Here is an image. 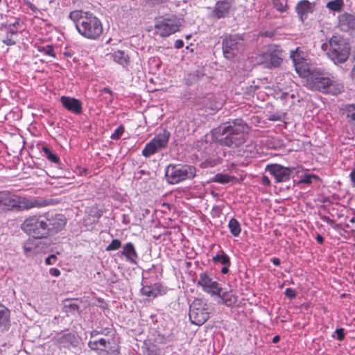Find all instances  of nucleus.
Returning <instances> with one entry per match:
<instances>
[{
  "instance_id": "nucleus-60",
  "label": "nucleus",
  "mask_w": 355,
  "mask_h": 355,
  "mask_svg": "<svg viewBox=\"0 0 355 355\" xmlns=\"http://www.w3.org/2000/svg\"><path fill=\"white\" fill-rule=\"evenodd\" d=\"M269 119H270V120L275 121V120H277V119L272 117V118H269Z\"/></svg>"
},
{
  "instance_id": "nucleus-37",
  "label": "nucleus",
  "mask_w": 355,
  "mask_h": 355,
  "mask_svg": "<svg viewBox=\"0 0 355 355\" xmlns=\"http://www.w3.org/2000/svg\"><path fill=\"white\" fill-rule=\"evenodd\" d=\"M121 246V242L120 240L116 239H113L111 243L106 247V251H114L119 249Z\"/></svg>"
},
{
  "instance_id": "nucleus-29",
  "label": "nucleus",
  "mask_w": 355,
  "mask_h": 355,
  "mask_svg": "<svg viewBox=\"0 0 355 355\" xmlns=\"http://www.w3.org/2000/svg\"><path fill=\"white\" fill-rule=\"evenodd\" d=\"M343 0H332L327 3L326 7L331 11L340 12L344 7Z\"/></svg>"
},
{
  "instance_id": "nucleus-3",
  "label": "nucleus",
  "mask_w": 355,
  "mask_h": 355,
  "mask_svg": "<svg viewBox=\"0 0 355 355\" xmlns=\"http://www.w3.org/2000/svg\"><path fill=\"white\" fill-rule=\"evenodd\" d=\"M69 18L75 24L78 32L87 39L96 40L103 33L101 21L92 12L76 10L69 13Z\"/></svg>"
},
{
  "instance_id": "nucleus-23",
  "label": "nucleus",
  "mask_w": 355,
  "mask_h": 355,
  "mask_svg": "<svg viewBox=\"0 0 355 355\" xmlns=\"http://www.w3.org/2000/svg\"><path fill=\"white\" fill-rule=\"evenodd\" d=\"M17 209H29L33 207H42L43 204L37 199H27L25 198L18 197Z\"/></svg>"
},
{
  "instance_id": "nucleus-28",
  "label": "nucleus",
  "mask_w": 355,
  "mask_h": 355,
  "mask_svg": "<svg viewBox=\"0 0 355 355\" xmlns=\"http://www.w3.org/2000/svg\"><path fill=\"white\" fill-rule=\"evenodd\" d=\"M37 239H28L23 245V248L26 255L31 256L32 254L36 252L38 245L36 243Z\"/></svg>"
},
{
  "instance_id": "nucleus-18",
  "label": "nucleus",
  "mask_w": 355,
  "mask_h": 355,
  "mask_svg": "<svg viewBox=\"0 0 355 355\" xmlns=\"http://www.w3.org/2000/svg\"><path fill=\"white\" fill-rule=\"evenodd\" d=\"M166 288L159 283L153 285H144L141 288V293L146 297L155 298L158 295L165 294Z\"/></svg>"
},
{
  "instance_id": "nucleus-62",
  "label": "nucleus",
  "mask_w": 355,
  "mask_h": 355,
  "mask_svg": "<svg viewBox=\"0 0 355 355\" xmlns=\"http://www.w3.org/2000/svg\"><path fill=\"white\" fill-rule=\"evenodd\" d=\"M191 37V35H187L186 39L189 40Z\"/></svg>"
},
{
  "instance_id": "nucleus-7",
  "label": "nucleus",
  "mask_w": 355,
  "mask_h": 355,
  "mask_svg": "<svg viewBox=\"0 0 355 355\" xmlns=\"http://www.w3.org/2000/svg\"><path fill=\"white\" fill-rule=\"evenodd\" d=\"M207 303L202 299H195L189 307V316L191 322L196 325L203 324L209 318Z\"/></svg>"
},
{
  "instance_id": "nucleus-20",
  "label": "nucleus",
  "mask_w": 355,
  "mask_h": 355,
  "mask_svg": "<svg viewBox=\"0 0 355 355\" xmlns=\"http://www.w3.org/2000/svg\"><path fill=\"white\" fill-rule=\"evenodd\" d=\"M338 27L343 31H355V17L347 12L340 15Z\"/></svg>"
},
{
  "instance_id": "nucleus-45",
  "label": "nucleus",
  "mask_w": 355,
  "mask_h": 355,
  "mask_svg": "<svg viewBox=\"0 0 355 355\" xmlns=\"http://www.w3.org/2000/svg\"><path fill=\"white\" fill-rule=\"evenodd\" d=\"M335 334L337 336V339L338 340H342L345 337L344 330L343 329H337L335 331Z\"/></svg>"
},
{
  "instance_id": "nucleus-36",
  "label": "nucleus",
  "mask_w": 355,
  "mask_h": 355,
  "mask_svg": "<svg viewBox=\"0 0 355 355\" xmlns=\"http://www.w3.org/2000/svg\"><path fill=\"white\" fill-rule=\"evenodd\" d=\"M17 34V31H10L6 35V38L3 40V42L8 45L12 46L16 44V41L13 38V35Z\"/></svg>"
},
{
  "instance_id": "nucleus-31",
  "label": "nucleus",
  "mask_w": 355,
  "mask_h": 355,
  "mask_svg": "<svg viewBox=\"0 0 355 355\" xmlns=\"http://www.w3.org/2000/svg\"><path fill=\"white\" fill-rule=\"evenodd\" d=\"M213 261L215 263L219 262L223 266L230 265V257L223 250L219 251L218 254L213 257Z\"/></svg>"
},
{
  "instance_id": "nucleus-48",
  "label": "nucleus",
  "mask_w": 355,
  "mask_h": 355,
  "mask_svg": "<svg viewBox=\"0 0 355 355\" xmlns=\"http://www.w3.org/2000/svg\"><path fill=\"white\" fill-rule=\"evenodd\" d=\"M350 178L353 185L355 187V168L350 173Z\"/></svg>"
},
{
  "instance_id": "nucleus-14",
  "label": "nucleus",
  "mask_w": 355,
  "mask_h": 355,
  "mask_svg": "<svg viewBox=\"0 0 355 355\" xmlns=\"http://www.w3.org/2000/svg\"><path fill=\"white\" fill-rule=\"evenodd\" d=\"M55 342L60 347H76L80 343L79 338L73 333H60L55 337Z\"/></svg>"
},
{
  "instance_id": "nucleus-61",
  "label": "nucleus",
  "mask_w": 355,
  "mask_h": 355,
  "mask_svg": "<svg viewBox=\"0 0 355 355\" xmlns=\"http://www.w3.org/2000/svg\"><path fill=\"white\" fill-rule=\"evenodd\" d=\"M17 24H18V21H16L15 23L12 24V26H15Z\"/></svg>"
},
{
  "instance_id": "nucleus-19",
  "label": "nucleus",
  "mask_w": 355,
  "mask_h": 355,
  "mask_svg": "<svg viewBox=\"0 0 355 355\" xmlns=\"http://www.w3.org/2000/svg\"><path fill=\"white\" fill-rule=\"evenodd\" d=\"M114 62L121 65L124 69H128L130 64V58L128 53L123 50H115L107 54Z\"/></svg>"
},
{
  "instance_id": "nucleus-1",
  "label": "nucleus",
  "mask_w": 355,
  "mask_h": 355,
  "mask_svg": "<svg viewBox=\"0 0 355 355\" xmlns=\"http://www.w3.org/2000/svg\"><path fill=\"white\" fill-rule=\"evenodd\" d=\"M66 223L67 219L64 215L46 212L26 218L21 228L35 239H42L61 231Z\"/></svg>"
},
{
  "instance_id": "nucleus-50",
  "label": "nucleus",
  "mask_w": 355,
  "mask_h": 355,
  "mask_svg": "<svg viewBox=\"0 0 355 355\" xmlns=\"http://www.w3.org/2000/svg\"><path fill=\"white\" fill-rule=\"evenodd\" d=\"M102 92H104V93H107V94H109L110 96L112 95V92L110 89H109L108 87H104L103 89H102Z\"/></svg>"
},
{
  "instance_id": "nucleus-15",
  "label": "nucleus",
  "mask_w": 355,
  "mask_h": 355,
  "mask_svg": "<svg viewBox=\"0 0 355 355\" xmlns=\"http://www.w3.org/2000/svg\"><path fill=\"white\" fill-rule=\"evenodd\" d=\"M268 171L277 182H284L289 179L292 171L279 164H268Z\"/></svg>"
},
{
  "instance_id": "nucleus-39",
  "label": "nucleus",
  "mask_w": 355,
  "mask_h": 355,
  "mask_svg": "<svg viewBox=\"0 0 355 355\" xmlns=\"http://www.w3.org/2000/svg\"><path fill=\"white\" fill-rule=\"evenodd\" d=\"M273 6L279 12H283L286 10V4L284 1L272 0Z\"/></svg>"
},
{
  "instance_id": "nucleus-8",
  "label": "nucleus",
  "mask_w": 355,
  "mask_h": 355,
  "mask_svg": "<svg viewBox=\"0 0 355 355\" xmlns=\"http://www.w3.org/2000/svg\"><path fill=\"white\" fill-rule=\"evenodd\" d=\"M182 22L180 18L175 15L162 17L155 25L156 33L162 37H168L180 31Z\"/></svg>"
},
{
  "instance_id": "nucleus-2",
  "label": "nucleus",
  "mask_w": 355,
  "mask_h": 355,
  "mask_svg": "<svg viewBox=\"0 0 355 355\" xmlns=\"http://www.w3.org/2000/svg\"><path fill=\"white\" fill-rule=\"evenodd\" d=\"M248 126L241 119H236L213 130L215 139L221 146L234 148L246 139Z\"/></svg>"
},
{
  "instance_id": "nucleus-12",
  "label": "nucleus",
  "mask_w": 355,
  "mask_h": 355,
  "mask_svg": "<svg viewBox=\"0 0 355 355\" xmlns=\"http://www.w3.org/2000/svg\"><path fill=\"white\" fill-rule=\"evenodd\" d=\"M198 285L202 288V290L211 295H220L221 288L217 282L213 281L207 273L202 272L199 275Z\"/></svg>"
},
{
  "instance_id": "nucleus-56",
  "label": "nucleus",
  "mask_w": 355,
  "mask_h": 355,
  "mask_svg": "<svg viewBox=\"0 0 355 355\" xmlns=\"http://www.w3.org/2000/svg\"><path fill=\"white\" fill-rule=\"evenodd\" d=\"M150 1L155 3L160 4V3H162L164 0H150Z\"/></svg>"
},
{
  "instance_id": "nucleus-42",
  "label": "nucleus",
  "mask_w": 355,
  "mask_h": 355,
  "mask_svg": "<svg viewBox=\"0 0 355 355\" xmlns=\"http://www.w3.org/2000/svg\"><path fill=\"white\" fill-rule=\"evenodd\" d=\"M68 304H65V307L70 309L71 312L79 311V306L71 301H68Z\"/></svg>"
},
{
  "instance_id": "nucleus-49",
  "label": "nucleus",
  "mask_w": 355,
  "mask_h": 355,
  "mask_svg": "<svg viewBox=\"0 0 355 355\" xmlns=\"http://www.w3.org/2000/svg\"><path fill=\"white\" fill-rule=\"evenodd\" d=\"M230 265L223 266V267L221 268V272L223 274H227L229 272V266Z\"/></svg>"
},
{
  "instance_id": "nucleus-34",
  "label": "nucleus",
  "mask_w": 355,
  "mask_h": 355,
  "mask_svg": "<svg viewBox=\"0 0 355 355\" xmlns=\"http://www.w3.org/2000/svg\"><path fill=\"white\" fill-rule=\"evenodd\" d=\"M111 333H112V329L106 327V328H97L91 331L90 336L91 338H94L98 335H105L108 336Z\"/></svg>"
},
{
  "instance_id": "nucleus-57",
  "label": "nucleus",
  "mask_w": 355,
  "mask_h": 355,
  "mask_svg": "<svg viewBox=\"0 0 355 355\" xmlns=\"http://www.w3.org/2000/svg\"><path fill=\"white\" fill-rule=\"evenodd\" d=\"M262 182L263 184H266V176H265V175L263 176Z\"/></svg>"
},
{
  "instance_id": "nucleus-58",
  "label": "nucleus",
  "mask_w": 355,
  "mask_h": 355,
  "mask_svg": "<svg viewBox=\"0 0 355 355\" xmlns=\"http://www.w3.org/2000/svg\"><path fill=\"white\" fill-rule=\"evenodd\" d=\"M64 55L67 56V57H71V54L69 53V52H65L64 53Z\"/></svg>"
},
{
  "instance_id": "nucleus-21",
  "label": "nucleus",
  "mask_w": 355,
  "mask_h": 355,
  "mask_svg": "<svg viewBox=\"0 0 355 355\" xmlns=\"http://www.w3.org/2000/svg\"><path fill=\"white\" fill-rule=\"evenodd\" d=\"M122 256L125 258V260L132 263L137 264L139 258L138 254L135 249L134 244L131 242L125 243L123 246L122 251L121 252Z\"/></svg>"
},
{
  "instance_id": "nucleus-54",
  "label": "nucleus",
  "mask_w": 355,
  "mask_h": 355,
  "mask_svg": "<svg viewBox=\"0 0 355 355\" xmlns=\"http://www.w3.org/2000/svg\"><path fill=\"white\" fill-rule=\"evenodd\" d=\"M284 94H285L284 92H281L279 94L277 93V94H274V97L276 98H282Z\"/></svg>"
},
{
  "instance_id": "nucleus-32",
  "label": "nucleus",
  "mask_w": 355,
  "mask_h": 355,
  "mask_svg": "<svg viewBox=\"0 0 355 355\" xmlns=\"http://www.w3.org/2000/svg\"><path fill=\"white\" fill-rule=\"evenodd\" d=\"M44 156L50 162L58 164L60 162V158L54 154L52 150L47 146L42 148Z\"/></svg>"
},
{
  "instance_id": "nucleus-33",
  "label": "nucleus",
  "mask_w": 355,
  "mask_h": 355,
  "mask_svg": "<svg viewBox=\"0 0 355 355\" xmlns=\"http://www.w3.org/2000/svg\"><path fill=\"white\" fill-rule=\"evenodd\" d=\"M233 179H234V178L229 175L218 173L213 178V181L215 182L225 184L230 182Z\"/></svg>"
},
{
  "instance_id": "nucleus-52",
  "label": "nucleus",
  "mask_w": 355,
  "mask_h": 355,
  "mask_svg": "<svg viewBox=\"0 0 355 355\" xmlns=\"http://www.w3.org/2000/svg\"><path fill=\"white\" fill-rule=\"evenodd\" d=\"M271 261H272V263L275 266H278L280 263V260L279 259H277V258H273V259H271Z\"/></svg>"
},
{
  "instance_id": "nucleus-13",
  "label": "nucleus",
  "mask_w": 355,
  "mask_h": 355,
  "mask_svg": "<svg viewBox=\"0 0 355 355\" xmlns=\"http://www.w3.org/2000/svg\"><path fill=\"white\" fill-rule=\"evenodd\" d=\"M302 52L297 48L295 51H291V58L293 60L295 71L300 76H306L307 72L310 70L306 61L305 60Z\"/></svg>"
},
{
  "instance_id": "nucleus-63",
  "label": "nucleus",
  "mask_w": 355,
  "mask_h": 355,
  "mask_svg": "<svg viewBox=\"0 0 355 355\" xmlns=\"http://www.w3.org/2000/svg\"><path fill=\"white\" fill-rule=\"evenodd\" d=\"M187 49H190V47L189 46H187Z\"/></svg>"
},
{
  "instance_id": "nucleus-9",
  "label": "nucleus",
  "mask_w": 355,
  "mask_h": 355,
  "mask_svg": "<svg viewBox=\"0 0 355 355\" xmlns=\"http://www.w3.org/2000/svg\"><path fill=\"white\" fill-rule=\"evenodd\" d=\"M170 132L164 130L162 133L157 135L148 143L142 150V155L149 157L166 147L168 142Z\"/></svg>"
},
{
  "instance_id": "nucleus-4",
  "label": "nucleus",
  "mask_w": 355,
  "mask_h": 355,
  "mask_svg": "<svg viewBox=\"0 0 355 355\" xmlns=\"http://www.w3.org/2000/svg\"><path fill=\"white\" fill-rule=\"evenodd\" d=\"M305 77L309 89L322 92H334L331 87L336 83V80L329 73L320 69L309 70ZM337 85L336 92H340L343 87Z\"/></svg>"
},
{
  "instance_id": "nucleus-5",
  "label": "nucleus",
  "mask_w": 355,
  "mask_h": 355,
  "mask_svg": "<svg viewBox=\"0 0 355 355\" xmlns=\"http://www.w3.org/2000/svg\"><path fill=\"white\" fill-rule=\"evenodd\" d=\"M321 48L336 64L346 62L350 53L349 44L339 35H333L328 42L322 44Z\"/></svg>"
},
{
  "instance_id": "nucleus-27",
  "label": "nucleus",
  "mask_w": 355,
  "mask_h": 355,
  "mask_svg": "<svg viewBox=\"0 0 355 355\" xmlns=\"http://www.w3.org/2000/svg\"><path fill=\"white\" fill-rule=\"evenodd\" d=\"M218 296L227 306H232L237 302V296L232 291L222 294L220 293V295Z\"/></svg>"
},
{
  "instance_id": "nucleus-25",
  "label": "nucleus",
  "mask_w": 355,
  "mask_h": 355,
  "mask_svg": "<svg viewBox=\"0 0 355 355\" xmlns=\"http://www.w3.org/2000/svg\"><path fill=\"white\" fill-rule=\"evenodd\" d=\"M10 327V310L0 303V331L8 330Z\"/></svg>"
},
{
  "instance_id": "nucleus-16",
  "label": "nucleus",
  "mask_w": 355,
  "mask_h": 355,
  "mask_svg": "<svg viewBox=\"0 0 355 355\" xmlns=\"http://www.w3.org/2000/svg\"><path fill=\"white\" fill-rule=\"evenodd\" d=\"M62 106L69 112L75 114H80L83 112L82 103L77 98L62 96L60 98Z\"/></svg>"
},
{
  "instance_id": "nucleus-26",
  "label": "nucleus",
  "mask_w": 355,
  "mask_h": 355,
  "mask_svg": "<svg viewBox=\"0 0 355 355\" xmlns=\"http://www.w3.org/2000/svg\"><path fill=\"white\" fill-rule=\"evenodd\" d=\"M88 343V346L92 350L105 351L110 342L105 338H92Z\"/></svg>"
},
{
  "instance_id": "nucleus-53",
  "label": "nucleus",
  "mask_w": 355,
  "mask_h": 355,
  "mask_svg": "<svg viewBox=\"0 0 355 355\" xmlns=\"http://www.w3.org/2000/svg\"><path fill=\"white\" fill-rule=\"evenodd\" d=\"M350 76L352 79H355V64L354 65L353 68L351 70Z\"/></svg>"
},
{
  "instance_id": "nucleus-10",
  "label": "nucleus",
  "mask_w": 355,
  "mask_h": 355,
  "mask_svg": "<svg viewBox=\"0 0 355 355\" xmlns=\"http://www.w3.org/2000/svg\"><path fill=\"white\" fill-rule=\"evenodd\" d=\"M242 39L239 35H230L223 40L222 48L224 56L232 60L238 51L243 48Z\"/></svg>"
},
{
  "instance_id": "nucleus-51",
  "label": "nucleus",
  "mask_w": 355,
  "mask_h": 355,
  "mask_svg": "<svg viewBox=\"0 0 355 355\" xmlns=\"http://www.w3.org/2000/svg\"><path fill=\"white\" fill-rule=\"evenodd\" d=\"M316 240L319 243H322L324 242V239L323 237L320 235V234H318L317 236H316Z\"/></svg>"
},
{
  "instance_id": "nucleus-44",
  "label": "nucleus",
  "mask_w": 355,
  "mask_h": 355,
  "mask_svg": "<svg viewBox=\"0 0 355 355\" xmlns=\"http://www.w3.org/2000/svg\"><path fill=\"white\" fill-rule=\"evenodd\" d=\"M285 295L288 298L292 299L295 297L296 293L293 289H292L291 288H288L285 290Z\"/></svg>"
},
{
  "instance_id": "nucleus-17",
  "label": "nucleus",
  "mask_w": 355,
  "mask_h": 355,
  "mask_svg": "<svg viewBox=\"0 0 355 355\" xmlns=\"http://www.w3.org/2000/svg\"><path fill=\"white\" fill-rule=\"evenodd\" d=\"M232 3L227 0L218 1L212 11L211 15L216 19L225 18L229 16Z\"/></svg>"
},
{
  "instance_id": "nucleus-41",
  "label": "nucleus",
  "mask_w": 355,
  "mask_h": 355,
  "mask_svg": "<svg viewBox=\"0 0 355 355\" xmlns=\"http://www.w3.org/2000/svg\"><path fill=\"white\" fill-rule=\"evenodd\" d=\"M124 132V128L122 125L118 127L110 136L112 139H119Z\"/></svg>"
},
{
  "instance_id": "nucleus-24",
  "label": "nucleus",
  "mask_w": 355,
  "mask_h": 355,
  "mask_svg": "<svg viewBox=\"0 0 355 355\" xmlns=\"http://www.w3.org/2000/svg\"><path fill=\"white\" fill-rule=\"evenodd\" d=\"M313 5L307 0H302L300 1L296 6V12L300 16L302 21L304 20V18L306 17L308 13L311 12L313 11Z\"/></svg>"
},
{
  "instance_id": "nucleus-59",
  "label": "nucleus",
  "mask_w": 355,
  "mask_h": 355,
  "mask_svg": "<svg viewBox=\"0 0 355 355\" xmlns=\"http://www.w3.org/2000/svg\"><path fill=\"white\" fill-rule=\"evenodd\" d=\"M350 222H351L352 223H355V217L352 218L350 219Z\"/></svg>"
},
{
  "instance_id": "nucleus-47",
  "label": "nucleus",
  "mask_w": 355,
  "mask_h": 355,
  "mask_svg": "<svg viewBox=\"0 0 355 355\" xmlns=\"http://www.w3.org/2000/svg\"><path fill=\"white\" fill-rule=\"evenodd\" d=\"M174 46L177 49H180L184 46V42L182 40H177L175 42Z\"/></svg>"
},
{
  "instance_id": "nucleus-55",
  "label": "nucleus",
  "mask_w": 355,
  "mask_h": 355,
  "mask_svg": "<svg viewBox=\"0 0 355 355\" xmlns=\"http://www.w3.org/2000/svg\"><path fill=\"white\" fill-rule=\"evenodd\" d=\"M279 336H275L273 338H272V342L274 343H277V342H279Z\"/></svg>"
},
{
  "instance_id": "nucleus-30",
  "label": "nucleus",
  "mask_w": 355,
  "mask_h": 355,
  "mask_svg": "<svg viewBox=\"0 0 355 355\" xmlns=\"http://www.w3.org/2000/svg\"><path fill=\"white\" fill-rule=\"evenodd\" d=\"M228 227L232 234L238 236L241 233V226L239 221L235 218H231L228 223Z\"/></svg>"
},
{
  "instance_id": "nucleus-38",
  "label": "nucleus",
  "mask_w": 355,
  "mask_h": 355,
  "mask_svg": "<svg viewBox=\"0 0 355 355\" xmlns=\"http://www.w3.org/2000/svg\"><path fill=\"white\" fill-rule=\"evenodd\" d=\"M346 114L347 118L355 121V105H348L346 106Z\"/></svg>"
},
{
  "instance_id": "nucleus-35",
  "label": "nucleus",
  "mask_w": 355,
  "mask_h": 355,
  "mask_svg": "<svg viewBox=\"0 0 355 355\" xmlns=\"http://www.w3.org/2000/svg\"><path fill=\"white\" fill-rule=\"evenodd\" d=\"M37 49L39 52L42 53L44 55H47L53 58L55 57L54 49L51 45L37 46Z\"/></svg>"
},
{
  "instance_id": "nucleus-40",
  "label": "nucleus",
  "mask_w": 355,
  "mask_h": 355,
  "mask_svg": "<svg viewBox=\"0 0 355 355\" xmlns=\"http://www.w3.org/2000/svg\"><path fill=\"white\" fill-rule=\"evenodd\" d=\"M318 179V176L315 175L311 174H304L301 178L300 182L305 183V184H311L312 182V180Z\"/></svg>"
},
{
  "instance_id": "nucleus-6",
  "label": "nucleus",
  "mask_w": 355,
  "mask_h": 355,
  "mask_svg": "<svg viewBox=\"0 0 355 355\" xmlns=\"http://www.w3.org/2000/svg\"><path fill=\"white\" fill-rule=\"evenodd\" d=\"M167 181L172 184L191 180L196 175V168L188 164H170L166 169Z\"/></svg>"
},
{
  "instance_id": "nucleus-46",
  "label": "nucleus",
  "mask_w": 355,
  "mask_h": 355,
  "mask_svg": "<svg viewBox=\"0 0 355 355\" xmlns=\"http://www.w3.org/2000/svg\"><path fill=\"white\" fill-rule=\"evenodd\" d=\"M49 273L54 277H58L60 275V271L55 268H51L49 270Z\"/></svg>"
},
{
  "instance_id": "nucleus-43",
  "label": "nucleus",
  "mask_w": 355,
  "mask_h": 355,
  "mask_svg": "<svg viewBox=\"0 0 355 355\" xmlns=\"http://www.w3.org/2000/svg\"><path fill=\"white\" fill-rule=\"evenodd\" d=\"M57 261V257L55 254H51L49 257H48L46 260L45 263L46 265H53Z\"/></svg>"
},
{
  "instance_id": "nucleus-11",
  "label": "nucleus",
  "mask_w": 355,
  "mask_h": 355,
  "mask_svg": "<svg viewBox=\"0 0 355 355\" xmlns=\"http://www.w3.org/2000/svg\"><path fill=\"white\" fill-rule=\"evenodd\" d=\"M284 58V51L279 46L268 45V68L279 67L282 63Z\"/></svg>"
},
{
  "instance_id": "nucleus-22",
  "label": "nucleus",
  "mask_w": 355,
  "mask_h": 355,
  "mask_svg": "<svg viewBox=\"0 0 355 355\" xmlns=\"http://www.w3.org/2000/svg\"><path fill=\"white\" fill-rule=\"evenodd\" d=\"M18 196L10 193L0 192V205L6 207L8 209L17 208Z\"/></svg>"
}]
</instances>
